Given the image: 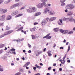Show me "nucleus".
Masks as SVG:
<instances>
[{
	"label": "nucleus",
	"mask_w": 75,
	"mask_h": 75,
	"mask_svg": "<svg viewBox=\"0 0 75 75\" xmlns=\"http://www.w3.org/2000/svg\"><path fill=\"white\" fill-rule=\"evenodd\" d=\"M48 0H41V1L43 3H40L38 5H37V7L38 8H41L43 7L44 5V7H45V5L46 4V3L45 2L47 1Z\"/></svg>",
	"instance_id": "1"
},
{
	"label": "nucleus",
	"mask_w": 75,
	"mask_h": 75,
	"mask_svg": "<svg viewBox=\"0 0 75 75\" xmlns=\"http://www.w3.org/2000/svg\"><path fill=\"white\" fill-rule=\"evenodd\" d=\"M27 11L28 13H33L36 11V9L35 7H33L32 8H30L29 9H27Z\"/></svg>",
	"instance_id": "2"
},
{
	"label": "nucleus",
	"mask_w": 75,
	"mask_h": 75,
	"mask_svg": "<svg viewBox=\"0 0 75 75\" xmlns=\"http://www.w3.org/2000/svg\"><path fill=\"white\" fill-rule=\"evenodd\" d=\"M49 21V18H47L45 19H43L41 23V24L42 25H44L45 24H46L47 23V22Z\"/></svg>",
	"instance_id": "3"
},
{
	"label": "nucleus",
	"mask_w": 75,
	"mask_h": 75,
	"mask_svg": "<svg viewBox=\"0 0 75 75\" xmlns=\"http://www.w3.org/2000/svg\"><path fill=\"white\" fill-rule=\"evenodd\" d=\"M13 32V30H12L9 31H8L7 32H6L4 33V34H3L4 35V36H6V35H8V34H11Z\"/></svg>",
	"instance_id": "4"
},
{
	"label": "nucleus",
	"mask_w": 75,
	"mask_h": 75,
	"mask_svg": "<svg viewBox=\"0 0 75 75\" xmlns=\"http://www.w3.org/2000/svg\"><path fill=\"white\" fill-rule=\"evenodd\" d=\"M57 23L59 25H64V24L62 23V19H59V21H57Z\"/></svg>",
	"instance_id": "5"
},
{
	"label": "nucleus",
	"mask_w": 75,
	"mask_h": 75,
	"mask_svg": "<svg viewBox=\"0 0 75 75\" xmlns=\"http://www.w3.org/2000/svg\"><path fill=\"white\" fill-rule=\"evenodd\" d=\"M50 9L48 8H46L44 9V11L43 12V14H47V12H49V11H50Z\"/></svg>",
	"instance_id": "6"
},
{
	"label": "nucleus",
	"mask_w": 75,
	"mask_h": 75,
	"mask_svg": "<svg viewBox=\"0 0 75 75\" xmlns=\"http://www.w3.org/2000/svg\"><path fill=\"white\" fill-rule=\"evenodd\" d=\"M19 4L18 3L12 6L11 8H14V7H19Z\"/></svg>",
	"instance_id": "7"
},
{
	"label": "nucleus",
	"mask_w": 75,
	"mask_h": 75,
	"mask_svg": "<svg viewBox=\"0 0 75 75\" xmlns=\"http://www.w3.org/2000/svg\"><path fill=\"white\" fill-rule=\"evenodd\" d=\"M49 14L50 15H51V16H53V15H54L55 14V12L53 10H51L49 12Z\"/></svg>",
	"instance_id": "8"
},
{
	"label": "nucleus",
	"mask_w": 75,
	"mask_h": 75,
	"mask_svg": "<svg viewBox=\"0 0 75 75\" xmlns=\"http://www.w3.org/2000/svg\"><path fill=\"white\" fill-rule=\"evenodd\" d=\"M68 20L70 22H73L74 19V18L72 16H70L68 18Z\"/></svg>",
	"instance_id": "9"
},
{
	"label": "nucleus",
	"mask_w": 75,
	"mask_h": 75,
	"mask_svg": "<svg viewBox=\"0 0 75 75\" xmlns=\"http://www.w3.org/2000/svg\"><path fill=\"white\" fill-rule=\"evenodd\" d=\"M73 14L74 13L73 12L69 11L68 12L67 16H72Z\"/></svg>",
	"instance_id": "10"
},
{
	"label": "nucleus",
	"mask_w": 75,
	"mask_h": 75,
	"mask_svg": "<svg viewBox=\"0 0 75 75\" xmlns=\"http://www.w3.org/2000/svg\"><path fill=\"white\" fill-rule=\"evenodd\" d=\"M6 15H4L2 16H1V21H4L5 19Z\"/></svg>",
	"instance_id": "11"
},
{
	"label": "nucleus",
	"mask_w": 75,
	"mask_h": 75,
	"mask_svg": "<svg viewBox=\"0 0 75 75\" xmlns=\"http://www.w3.org/2000/svg\"><path fill=\"white\" fill-rule=\"evenodd\" d=\"M68 6L69 8H70V10H72L74 8V7L73 6V5L71 4H68Z\"/></svg>",
	"instance_id": "12"
},
{
	"label": "nucleus",
	"mask_w": 75,
	"mask_h": 75,
	"mask_svg": "<svg viewBox=\"0 0 75 75\" xmlns=\"http://www.w3.org/2000/svg\"><path fill=\"white\" fill-rule=\"evenodd\" d=\"M57 18V17H52L49 18V20L50 21H54V20H55Z\"/></svg>",
	"instance_id": "13"
},
{
	"label": "nucleus",
	"mask_w": 75,
	"mask_h": 75,
	"mask_svg": "<svg viewBox=\"0 0 75 75\" xmlns=\"http://www.w3.org/2000/svg\"><path fill=\"white\" fill-rule=\"evenodd\" d=\"M30 64V62H28L26 63L23 66V67H27L28 65H29Z\"/></svg>",
	"instance_id": "14"
},
{
	"label": "nucleus",
	"mask_w": 75,
	"mask_h": 75,
	"mask_svg": "<svg viewBox=\"0 0 75 75\" xmlns=\"http://www.w3.org/2000/svg\"><path fill=\"white\" fill-rule=\"evenodd\" d=\"M53 30L54 32H58L59 31V28H56L54 29Z\"/></svg>",
	"instance_id": "15"
},
{
	"label": "nucleus",
	"mask_w": 75,
	"mask_h": 75,
	"mask_svg": "<svg viewBox=\"0 0 75 75\" xmlns=\"http://www.w3.org/2000/svg\"><path fill=\"white\" fill-rule=\"evenodd\" d=\"M4 69L3 66L0 65V72H2L3 71Z\"/></svg>",
	"instance_id": "16"
},
{
	"label": "nucleus",
	"mask_w": 75,
	"mask_h": 75,
	"mask_svg": "<svg viewBox=\"0 0 75 75\" xmlns=\"http://www.w3.org/2000/svg\"><path fill=\"white\" fill-rule=\"evenodd\" d=\"M23 16V14L20 13L19 14H18V15H16L15 16V18H17V17H20V16Z\"/></svg>",
	"instance_id": "17"
},
{
	"label": "nucleus",
	"mask_w": 75,
	"mask_h": 75,
	"mask_svg": "<svg viewBox=\"0 0 75 75\" xmlns=\"http://www.w3.org/2000/svg\"><path fill=\"white\" fill-rule=\"evenodd\" d=\"M41 14V13L40 12H38L36 13L35 14V16H40Z\"/></svg>",
	"instance_id": "18"
},
{
	"label": "nucleus",
	"mask_w": 75,
	"mask_h": 75,
	"mask_svg": "<svg viewBox=\"0 0 75 75\" xmlns=\"http://www.w3.org/2000/svg\"><path fill=\"white\" fill-rule=\"evenodd\" d=\"M23 29V27H22L21 28L18 29V30H16V31H21Z\"/></svg>",
	"instance_id": "19"
},
{
	"label": "nucleus",
	"mask_w": 75,
	"mask_h": 75,
	"mask_svg": "<svg viewBox=\"0 0 75 75\" xmlns=\"http://www.w3.org/2000/svg\"><path fill=\"white\" fill-rule=\"evenodd\" d=\"M11 16H8L7 18V20H11Z\"/></svg>",
	"instance_id": "20"
},
{
	"label": "nucleus",
	"mask_w": 75,
	"mask_h": 75,
	"mask_svg": "<svg viewBox=\"0 0 75 75\" xmlns=\"http://www.w3.org/2000/svg\"><path fill=\"white\" fill-rule=\"evenodd\" d=\"M51 6V5L50 4H45V7H48V6Z\"/></svg>",
	"instance_id": "21"
},
{
	"label": "nucleus",
	"mask_w": 75,
	"mask_h": 75,
	"mask_svg": "<svg viewBox=\"0 0 75 75\" xmlns=\"http://www.w3.org/2000/svg\"><path fill=\"white\" fill-rule=\"evenodd\" d=\"M68 30H64V32L63 34H68Z\"/></svg>",
	"instance_id": "22"
},
{
	"label": "nucleus",
	"mask_w": 75,
	"mask_h": 75,
	"mask_svg": "<svg viewBox=\"0 0 75 75\" xmlns=\"http://www.w3.org/2000/svg\"><path fill=\"white\" fill-rule=\"evenodd\" d=\"M60 32H61L62 33V34H64V30H63V29H60L59 30Z\"/></svg>",
	"instance_id": "23"
},
{
	"label": "nucleus",
	"mask_w": 75,
	"mask_h": 75,
	"mask_svg": "<svg viewBox=\"0 0 75 75\" xmlns=\"http://www.w3.org/2000/svg\"><path fill=\"white\" fill-rule=\"evenodd\" d=\"M7 11V10L6 9H3V13H5Z\"/></svg>",
	"instance_id": "24"
},
{
	"label": "nucleus",
	"mask_w": 75,
	"mask_h": 75,
	"mask_svg": "<svg viewBox=\"0 0 75 75\" xmlns=\"http://www.w3.org/2000/svg\"><path fill=\"white\" fill-rule=\"evenodd\" d=\"M4 46V45L3 44H0V48H3V47Z\"/></svg>",
	"instance_id": "25"
},
{
	"label": "nucleus",
	"mask_w": 75,
	"mask_h": 75,
	"mask_svg": "<svg viewBox=\"0 0 75 75\" xmlns=\"http://www.w3.org/2000/svg\"><path fill=\"white\" fill-rule=\"evenodd\" d=\"M32 38V39L33 40H34L35 39V36L34 35H31Z\"/></svg>",
	"instance_id": "26"
},
{
	"label": "nucleus",
	"mask_w": 75,
	"mask_h": 75,
	"mask_svg": "<svg viewBox=\"0 0 75 75\" xmlns=\"http://www.w3.org/2000/svg\"><path fill=\"white\" fill-rule=\"evenodd\" d=\"M65 5V4L64 2L62 3L61 4V6L62 7H64Z\"/></svg>",
	"instance_id": "27"
},
{
	"label": "nucleus",
	"mask_w": 75,
	"mask_h": 75,
	"mask_svg": "<svg viewBox=\"0 0 75 75\" xmlns=\"http://www.w3.org/2000/svg\"><path fill=\"white\" fill-rule=\"evenodd\" d=\"M15 13V15H16V14H18V11H15L14 12Z\"/></svg>",
	"instance_id": "28"
},
{
	"label": "nucleus",
	"mask_w": 75,
	"mask_h": 75,
	"mask_svg": "<svg viewBox=\"0 0 75 75\" xmlns=\"http://www.w3.org/2000/svg\"><path fill=\"white\" fill-rule=\"evenodd\" d=\"M73 32L72 31H70L68 32V34H73Z\"/></svg>",
	"instance_id": "29"
},
{
	"label": "nucleus",
	"mask_w": 75,
	"mask_h": 75,
	"mask_svg": "<svg viewBox=\"0 0 75 75\" xmlns=\"http://www.w3.org/2000/svg\"><path fill=\"white\" fill-rule=\"evenodd\" d=\"M19 4V6H21V5H23V3L21 2H20L19 3H18Z\"/></svg>",
	"instance_id": "30"
},
{
	"label": "nucleus",
	"mask_w": 75,
	"mask_h": 75,
	"mask_svg": "<svg viewBox=\"0 0 75 75\" xmlns=\"http://www.w3.org/2000/svg\"><path fill=\"white\" fill-rule=\"evenodd\" d=\"M4 51L3 50H0V54H1Z\"/></svg>",
	"instance_id": "31"
},
{
	"label": "nucleus",
	"mask_w": 75,
	"mask_h": 75,
	"mask_svg": "<svg viewBox=\"0 0 75 75\" xmlns=\"http://www.w3.org/2000/svg\"><path fill=\"white\" fill-rule=\"evenodd\" d=\"M70 50V45H69L67 51V52H68Z\"/></svg>",
	"instance_id": "32"
},
{
	"label": "nucleus",
	"mask_w": 75,
	"mask_h": 75,
	"mask_svg": "<svg viewBox=\"0 0 75 75\" xmlns=\"http://www.w3.org/2000/svg\"><path fill=\"white\" fill-rule=\"evenodd\" d=\"M65 8L66 9H70V8L68 6V5L66 6Z\"/></svg>",
	"instance_id": "33"
},
{
	"label": "nucleus",
	"mask_w": 75,
	"mask_h": 75,
	"mask_svg": "<svg viewBox=\"0 0 75 75\" xmlns=\"http://www.w3.org/2000/svg\"><path fill=\"white\" fill-rule=\"evenodd\" d=\"M68 20V18H64L63 19L64 21H67Z\"/></svg>",
	"instance_id": "34"
},
{
	"label": "nucleus",
	"mask_w": 75,
	"mask_h": 75,
	"mask_svg": "<svg viewBox=\"0 0 75 75\" xmlns=\"http://www.w3.org/2000/svg\"><path fill=\"white\" fill-rule=\"evenodd\" d=\"M6 30H10V27H8V26H6Z\"/></svg>",
	"instance_id": "35"
},
{
	"label": "nucleus",
	"mask_w": 75,
	"mask_h": 75,
	"mask_svg": "<svg viewBox=\"0 0 75 75\" xmlns=\"http://www.w3.org/2000/svg\"><path fill=\"white\" fill-rule=\"evenodd\" d=\"M0 11L2 13H3V9L2 8L0 9Z\"/></svg>",
	"instance_id": "36"
},
{
	"label": "nucleus",
	"mask_w": 75,
	"mask_h": 75,
	"mask_svg": "<svg viewBox=\"0 0 75 75\" xmlns=\"http://www.w3.org/2000/svg\"><path fill=\"white\" fill-rule=\"evenodd\" d=\"M10 51H16V49L14 48H12L10 50Z\"/></svg>",
	"instance_id": "37"
},
{
	"label": "nucleus",
	"mask_w": 75,
	"mask_h": 75,
	"mask_svg": "<svg viewBox=\"0 0 75 75\" xmlns=\"http://www.w3.org/2000/svg\"><path fill=\"white\" fill-rule=\"evenodd\" d=\"M3 1H4V0H0V4L3 3Z\"/></svg>",
	"instance_id": "38"
},
{
	"label": "nucleus",
	"mask_w": 75,
	"mask_h": 75,
	"mask_svg": "<svg viewBox=\"0 0 75 75\" xmlns=\"http://www.w3.org/2000/svg\"><path fill=\"white\" fill-rule=\"evenodd\" d=\"M66 0H62L60 1L61 3H64V2H65Z\"/></svg>",
	"instance_id": "39"
},
{
	"label": "nucleus",
	"mask_w": 75,
	"mask_h": 75,
	"mask_svg": "<svg viewBox=\"0 0 75 75\" xmlns=\"http://www.w3.org/2000/svg\"><path fill=\"white\" fill-rule=\"evenodd\" d=\"M4 35L3 34L2 35H0V38H1L3 37H4Z\"/></svg>",
	"instance_id": "40"
},
{
	"label": "nucleus",
	"mask_w": 75,
	"mask_h": 75,
	"mask_svg": "<svg viewBox=\"0 0 75 75\" xmlns=\"http://www.w3.org/2000/svg\"><path fill=\"white\" fill-rule=\"evenodd\" d=\"M11 54H14V55H16V52H15V51L12 52Z\"/></svg>",
	"instance_id": "41"
},
{
	"label": "nucleus",
	"mask_w": 75,
	"mask_h": 75,
	"mask_svg": "<svg viewBox=\"0 0 75 75\" xmlns=\"http://www.w3.org/2000/svg\"><path fill=\"white\" fill-rule=\"evenodd\" d=\"M65 62V61H62V62H61V63L62 64H64Z\"/></svg>",
	"instance_id": "42"
},
{
	"label": "nucleus",
	"mask_w": 75,
	"mask_h": 75,
	"mask_svg": "<svg viewBox=\"0 0 75 75\" xmlns=\"http://www.w3.org/2000/svg\"><path fill=\"white\" fill-rule=\"evenodd\" d=\"M51 68H52V67H49L48 68V70H49V71H50Z\"/></svg>",
	"instance_id": "43"
},
{
	"label": "nucleus",
	"mask_w": 75,
	"mask_h": 75,
	"mask_svg": "<svg viewBox=\"0 0 75 75\" xmlns=\"http://www.w3.org/2000/svg\"><path fill=\"white\" fill-rule=\"evenodd\" d=\"M25 8V7L23 6L21 8V9H20V10H23V9H24Z\"/></svg>",
	"instance_id": "44"
},
{
	"label": "nucleus",
	"mask_w": 75,
	"mask_h": 75,
	"mask_svg": "<svg viewBox=\"0 0 75 75\" xmlns=\"http://www.w3.org/2000/svg\"><path fill=\"white\" fill-rule=\"evenodd\" d=\"M51 38V36H50L48 37H47V39H50Z\"/></svg>",
	"instance_id": "45"
},
{
	"label": "nucleus",
	"mask_w": 75,
	"mask_h": 75,
	"mask_svg": "<svg viewBox=\"0 0 75 75\" xmlns=\"http://www.w3.org/2000/svg\"><path fill=\"white\" fill-rule=\"evenodd\" d=\"M15 13L14 12L12 13H11L12 16H15Z\"/></svg>",
	"instance_id": "46"
},
{
	"label": "nucleus",
	"mask_w": 75,
	"mask_h": 75,
	"mask_svg": "<svg viewBox=\"0 0 75 75\" xmlns=\"http://www.w3.org/2000/svg\"><path fill=\"white\" fill-rule=\"evenodd\" d=\"M42 51H40L39 52H38V55H40V54H41V53H42Z\"/></svg>",
	"instance_id": "47"
},
{
	"label": "nucleus",
	"mask_w": 75,
	"mask_h": 75,
	"mask_svg": "<svg viewBox=\"0 0 75 75\" xmlns=\"http://www.w3.org/2000/svg\"><path fill=\"white\" fill-rule=\"evenodd\" d=\"M34 25H37V24H38V23L35 22L33 24Z\"/></svg>",
	"instance_id": "48"
},
{
	"label": "nucleus",
	"mask_w": 75,
	"mask_h": 75,
	"mask_svg": "<svg viewBox=\"0 0 75 75\" xmlns=\"http://www.w3.org/2000/svg\"><path fill=\"white\" fill-rule=\"evenodd\" d=\"M12 41H16L17 42H18V40H12Z\"/></svg>",
	"instance_id": "49"
},
{
	"label": "nucleus",
	"mask_w": 75,
	"mask_h": 75,
	"mask_svg": "<svg viewBox=\"0 0 75 75\" xmlns=\"http://www.w3.org/2000/svg\"><path fill=\"white\" fill-rule=\"evenodd\" d=\"M47 54H48V55L49 57H50V56H51V54L50 53H47Z\"/></svg>",
	"instance_id": "50"
},
{
	"label": "nucleus",
	"mask_w": 75,
	"mask_h": 75,
	"mask_svg": "<svg viewBox=\"0 0 75 75\" xmlns=\"http://www.w3.org/2000/svg\"><path fill=\"white\" fill-rule=\"evenodd\" d=\"M5 4H8V1H5L4 2Z\"/></svg>",
	"instance_id": "51"
},
{
	"label": "nucleus",
	"mask_w": 75,
	"mask_h": 75,
	"mask_svg": "<svg viewBox=\"0 0 75 75\" xmlns=\"http://www.w3.org/2000/svg\"><path fill=\"white\" fill-rule=\"evenodd\" d=\"M20 0H15V2H16L17 3H18V2L19 1H20Z\"/></svg>",
	"instance_id": "52"
},
{
	"label": "nucleus",
	"mask_w": 75,
	"mask_h": 75,
	"mask_svg": "<svg viewBox=\"0 0 75 75\" xmlns=\"http://www.w3.org/2000/svg\"><path fill=\"white\" fill-rule=\"evenodd\" d=\"M51 51L50 50H49L48 51L47 53H51Z\"/></svg>",
	"instance_id": "53"
},
{
	"label": "nucleus",
	"mask_w": 75,
	"mask_h": 75,
	"mask_svg": "<svg viewBox=\"0 0 75 75\" xmlns=\"http://www.w3.org/2000/svg\"><path fill=\"white\" fill-rule=\"evenodd\" d=\"M61 57H60L57 60V61H59V60L61 59Z\"/></svg>",
	"instance_id": "54"
},
{
	"label": "nucleus",
	"mask_w": 75,
	"mask_h": 75,
	"mask_svg": "<svg viewBox=\"0 0 75 75\" xmlns=\"http://www.w3.org/2000/svg\"><path fill=\"white\" fill-rule=\"evenodd\" d=\"M3 23H1L0 24V26L1 27V26H3Z\"/></svg>",
	"instance_id": "55"
},
{
	"label": "nucleus",
	"mask_w": 75,
	"mask_h": 75,
	"mask_svg": "<svg viewBox=\"0 0 75 75\" xmlns=\"http://www.w3.org/2000/svg\"><path fill=\"white\" fill-rule=\"evenodd\" d=\"M33 68V69L34 70H36V69H37V68L35 67H34Z\"/></svg>",
	"instance_id": "56"
},
{
	"label": "nucleus",
	"mask_w": 75,
	"mask_h": 75,
	"mask_svg": "<svg viewBox=\"0 0 75 75\" xmlns=\"http://www.w3.org/2000/svg\"><path fill=\"white\" fill-rule=\"evenodd\" d=\"M54 46H53V47H54V48H55V47H56V44H55V43H54Z\"/></svg>",
	"instance_id": "57"
},
{
	"label": "nucleus",
	"mask_w": 75,
	"mask_h": 75,
	"mask_svg": "<svg viewBox=\"0 0 75 75\" xmlns=\"http://www.w3.org/2000/svg\"><path fill=\"white\" fill-rule=\"evenodd\" d=\"M50 35V33H49L46 36L47 37H48V36H49Z\"/></svg>",
	"instance_id": "58"
},
{
	"label": "nucleus",
	"mask_w": 75,
	"mask_h": 75,
	"mask_svg": "<svg viewBox=\"0 0 75 75\" xmlns=\"http://www.w3.org/2000/svg\"><path fill=\"white\" fill-rule=\"evenodd\" d=\"M59 71H62V68H61L59 69Z\"/></svg>",
	"instance_id": "59"
},
{
	"label": "nucleus",
	"mask_w": 75,
	"mask_h": 75,
	"mask_svg": "<svg viewBox=\"0 0 75 75\" xmlns=\"http://www.w3.org/2000/svg\"><path fill=\"white\" fill-rule=\"evenodd\" d=\"M67 62H69V63H70V62H71V61H70V60H68L67 61Z\"/></svg>",
	"instance_id": "60"
},
{
	"label": "nucleus",
	"mask_w": 75,
	"mask_h": 75,
	"mask_svg": "<svg viewBox=\"0 0 75 75\" xmlns=\"http://www.w3.org/2000/svg\"><path fill=\"white\" fill-rule=\"evenodd\" d=\"M28 53H31V51L30 50H29V51H28Z\"/></svg>",
	"instance_id": "61"
},
{
	"label": "nucleus",
	"mask_w": 75,
	"mask_h": 75,
	"mask_svg": "<svg viewBox=\"0 0 75 75\" xmlns=\"http://www.w3.org/2000/svg\"><path fill=\"white\" fill-rule=\"evenodd\" d=\"M65 11L66 13H67L68 12V10L66 9L65 10Z\"/></svg>",
	"instance_id": "62"
},
{
	"label": "nucleus",
	"mask_w": 75,
	"mask_h": 75,
	"mask_svg": "<svg viewBox=\"0 0 75 75\" xmlns=\"http://www.w3.org/2000/svg\"><path fill=\"white\" fill-rule=\"evenodd\" d=\"M60 49H62L63 50L64 49V47H60Z\"/></svg>",
	"instance_id": "63"
},
{
	"label": "nucleus",
	"mask_w": 75,
	"mask_h": 75,
	"mask_svg": "<svg viewBox=\"0 0 75 75\" xmlns=\"http://www.w3.org/2000/svg\"><path fill=\"white\" fill-rule=\"evenodd\" d=\"M72 3H75V0H73Z\"/></svg>",
	"instance_id": "64"
}]
</instances>
